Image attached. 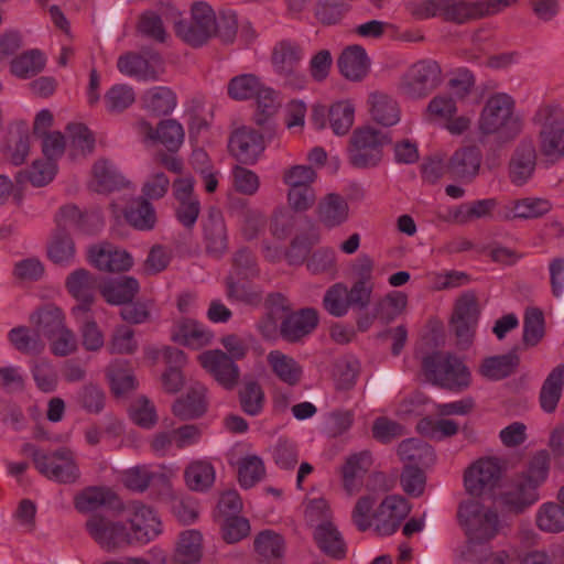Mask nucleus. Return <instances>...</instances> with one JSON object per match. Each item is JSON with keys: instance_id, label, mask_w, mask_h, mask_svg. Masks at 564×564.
Segmentation results:
<instances>
[{"instance_id": "nucleus-52", "label": "nucleus", "mask_w": 564, "mask_h": 564, "mask_svg": "<svg viewBox=\"0 0 564 564\" xmlns=\"http://www.w3.org/2000/svg\"><path fill=\"white\" fill-rule=\"evenodd\" d=\"M408 297L402 292H391L376 303V316L384 324L394 321L406 307Z\"/></svg>"}, {"instance_id": "nucleus-24", "label": "nucleus", "mask_w": 564, "mask_h": 564, "mask_svg": "<svg viewBox=\"0 0 564 564\" xmlns=\"http://www.w3.org/2000/svg\"><path fill=\"white\" fill-rule=\"evenodd\" d=\"M318 549L327 556L341 560L346 556L347 546L341 533L332 521L318 523L313 532Z\"/></svg>"}, {"instance_id": "nucleus-62", "label": "nucleus", "mask_w": 564, "mask_h": 564, "mask_svg": "<svg viewBox=\"0 0 564 564\" xmlns=\"http://www.w3.org/2000/svg\"><path fill=\"white\" fill-rule=\"evenodd\" d=\"M323 306L334 317L345 316L350 307L347 299V286L344 283L332 285L323 297Z\"/></svg>"}, {"instance_id": "nucleus-13", "label": "nucleus", "mask_w": 564, "mask_h": 564, "mask_svg": "<svg viewBox=\"0 0 564 564\" xmlns=\"http://www.w3.org/2000/svg\"><path fill=\"white\" fill-rule=\"evenodd\" d=\"M318 323L319 314L316 308L304 307L299 311H291L282 319L279 334L286 343H300L317 328Z\"/></svg>"}, {"instance_id": "nucleus-53", "label": "nucleus", "mask_w": 564, "mask_h": 564, "mask_svg": "<svg viewBox=\"0 0 564 564\" xmlns=\"http://www.w3.org/2000/svg\"><path fill=\"white\" fill-rule=\"evenodd\" d=\"M355 107L347 100L335 102L328 109V121L334 133L346 134L354 124Z\"/></svg>"}, {"instance_id": "nucleus-7", "label": "nucleus", "mask_w": 564, "mask_h": 564, "mask_svg": "<svg viewBox=\"0 0 564 564\" xmlns=\"http://www.w3.org/2000/svg\"><path fill=\"white\" fill-rule=\"evenodd\" d=\"M479 315L478 300L474 293H464L456 300L449 330L456 338L458 349L466 350L473 345Z\"/></svg>"}, {"instance_id": "nucleus-64", "label": "nucleus", "mask_w": 564, "mask_h": 564, "mask_svg": "<svg viewBox=\"0 0 564 564\" xmlns=\"http://www.w3.org/2000/svg\"><path fill=\"white\" fill-rule=\"evenodd\" d=\"M539 142L544 156L553 161L564 158V127L549 132L539 131Z\"/></svg>"}, {"instance_id": "nucleus-12", "label": "nucleus", "mask_w": 564, "mask_h": 564, "mask_svg": "<svg viewBox=\"0 0 564 564\" xmlns=\"http://www.w3.org/2000/svg\"><path fill=\"white\" fill-rule=\"evenodd\" d=\"M65 286L78 301V304L72 310L75 318H80L82 314L89 313L98 290L97 276L84 268L76 269L67 276Z\"/></svg>"}, {"instance_id": "nucleus-58", "label": "nucleus", "mask_w": 564, "mask_h": 564, "mask_svg": "<svg viewBox=\"0 0 564 564\" xmlns=\"http://www.w3.org/2000/svg\"><path fill=\"white\" fill-rule=\"evenodd\" d=\"M262 84L253 74H243L230 79L228 95L235 100H246L256 97Z\"/></svg>"}, {"instance_id": "nucleus-3", "label": "nucleus", "mask_w": 564, "mask_h": 564, "mask_svg": "<svg viewBox=\"0 0 564 564\" xmlns=\"http://www.w3.org/2000/svg\"><path fill=\"white\" fill-rule=\"evenodd\" d=\"M31 457L37 471L48 480L58 484H75L80 477V470L75 454L68 447H61L54 452L45 453L28 444Z\"/></svg>"}, {"instance_id": "nucleus-31", "label": "nucleus", "mask_w": 564, "mask_h": 564, "mask_svg": "<svg viewBox=\"0 0 564 564\" xmlns=\"http://www.w3.org/2000/svg\"><path fill=\"white\" fill-rule=\"evenodd\" d=\"M47 258L55 264L68 267L74 263L76 256L75 242L66 230L55 229L47 242Z\"/></svg>"}, {"instance_id": "nucleus-47", "label": "nucleus", "mask_w": 564, "mask_h": 564, "mask_svg": "<svg viewBox=\"0 0 564 564\" xmlns=\"http://www.w3.org/2000/svg\"><path fill=\"white\" fill-rule=\"evenodd\" d=\"M536 527L546 533L564 531V508L558 502L543 503L535 514Z\"/></svg>"}, {"instance_id": "nucleus-25", "label": "nucleus", "mask_w": 564, "mask_h": 564, "mask_svg": "<svg viewBox=\"0 0 564 564\" xmlns=\"http://www.w3.org/2000/svg\"><path fill=\"white\" fill-rule=\"evenodd\" d=\"M317 216L324 227L328 229L338 227L349 217L348 203L341 195L329 193L319 200Z\"/></svg>"}, {"instance_id": "nucleus-57", "label": "nucleus", "mask_w": 564, "mask_h": 564, "mask_svg": "<svg viewBox=\"0 0 564 564\" xmlns=\"http://www.w3.org/2000/svg\"><path fill=\"white\" fill-rule=\"evenodd\" d=\"M319 241L318 231L312 227L311 231L305 235H297L286 251V258L290 264H302L314 245Z\"/></svg>"}, {"instance_id": "nucleus-59", "label": "nucleus", "mask_w": 564, "mask_h": 564, "mask_svg": "<svg viewBox=\"0 0 564 564\" xmlns=\"http://www.w3.org/2000/svg\"><path fill=\"white\" fill-rule=\"evenodd\" d=\"M544 336V315L538 307H529L524 313L523 343L535 346Z\"/></svg>"}, {"instance_id": "nucleus-56", "label": "nucleus", "mask_w": 564, "mask_h": 564, "mask_svg": "<svg viewBox=\"0 0 564 564\" xmlns=\"http://www.w3.org/2000/svg\"><path fill=\"white\" fill-rule=\"evenodd\" d=\"M184 478L191 490L203 491L212 484V464L205 460L192 462L184 471Z\"/></svg>"}, {"instance_id": "nucleus-46", "label": "nucleus", "mask_w": 564, "mask_h": 564, "mask_svg": "<svg viewBox=\"0 0 564 564\" xmlns=\"http://www.w3.org/2000/svg\"><path fill=\"white\" fill-rule=\"evenodd\" d=\"M128 223L139 230H151L156 223L153 205L144 197L134 199L126 213Z\"/></svg>"}, {"instance_id": "nucleus-54", "label": "nucleus", "mask_w": 564, "mask_h": 564, "mask_svg": "<svg viewBox=\"0 0 564 564\" xmlns=\"http://www.w3.org/2000/svg\"><path fill=\"white\" fill-rule=\"evenodd\" d=\"M104 101L109 113H120L135 101V94L129 85L116 84L107 90Z\"/></svg>"}, {"instance_id": "nucleus-10", "label": "nucleus", "mask_w": 564, "mask_h": 564, "mask_svg": "<svg viewBox=\"0 0 564 564\" xmlns=\"http://www.w3.org/2000/svg\"><path fill=\"white\" fill-rule=\"evenodd\" d=\"M176 35L193 47H200L212 36V7L205 1H195L191 6V19H174Z\"/></svg>"}, {"instance_id": "nucleus-33", "label": "nucleus", "mask_w": 564, "mask_h": 564, "mask_svg": "<svg viewBox=\"0 0 564 564\" xmlns=\"http://www.w3.org/2000/svg\"><path fill=\"white\" fill-rule=\"evenodd\" d=\"M497 205L498 202L496 198H486L460 204L448 212L446 219L459 225H466L480 218L491 217Z\"/></svg>"}, {"instance_id": "nucleus-40", "label": "nucleus", "mask_w": 564, "mask_h": 564, "mask_svg": "<svg viewBox=\"0 0 564 564\" xmlns=\"http://www.w3.org/2000/svg\"><path fill=\"white\" fill-rule=\"evenodd\" d=\"M304 58V48L301 43L292 39L276 42L271 51V64L274 70L300 66Z\"/></svg>"}, {"instance_id": "nucleus-50", "label": "nucleus", "mask_w": 564, "mask_h": 564, "mask_svg": "<svg viewBox=\"0 0 564 564\" xmlns=\"http://www.w3.org/2000/svg\"><path fill=\"white\" fill-rule=\"evenodd\" d=\"M45 66V57L39 50H31L12 59L11 73L19 78L37 75Z\"/></svg>"}, {"instance_id": "nucleus-18", "label": "nucleus", "mask_w": 564, "mask_h": 564, "mask_svg": "<svg viewBox=\"0 0 564 564\" xmlns=\"http://www.w3.org/2000/svg\"><path fill=\"white\" fill-rule=\"evenodd\" d=\"M481 161L482 153L477 145H465L452 154L446 170L454 178L471 181L478 175Z\"/></svg>"}, {"instance_id": "nucleus-20", "label": "nucleus", "mask_w": 564, "mask_h": 564, "mask_svg": "<svg viewBox=\"0 0 564 564\" xmlns=\"http://www.w3.org/2000/svg\"><path fill=\"white\" fill-rule=\"evenodd\" d=\"M536 149L532 139H523L516 148L509 163V176L513 184H524L533 174L536 165Z\"/></svg>"}, {"instance_id": "nucleus-37", "label": "nucleus", "mask_w": 564, "mask_h": 564, "mask_svg": "<svg viewBox=\"0 0 564 564\" xmlns=\"http://www.w3.org/2000/svg\"><path fill=\"white\" fill-rule=\"evenodd\" d=\"M202 534L196 530H186L178 536L176 549L172 558L174 564H193L200 560L203 554Z\"/></svg>"}, {"instance_id": "nucleus-1", "label": "nucleus", "mask_w": 564, "mask_h": 564, "mask_svg": "<svg viewBox=\"0 0 564 564\" xmlns=\"http://www.w3.org/2000/svg\"><path fill=\"white\" fill-rule=\"evenodd\" d=\"M422 371L427 382L453 392L469 388L471 373L463 359L448 351H434L422 359Z\"/></svg>"}, {"instance_id": "nucleus-36", "label": "nucleus", "mask_w": 564, "mask_h": 564, "mask_svg": "<svg viewBox=\"0 0 564 564\" xmlns=\"http://www.w3.org/2000/svg\"><path fill=\"white\" fill-rule=\"evenodd\" d=\"M519 362V356L513 349L506 355L485 358L479 367V373L489 380H501L512 375Z\"/></svg>"}, {"instance_id": "nucleus-6", "label": "nucleus", "mask_w": 564, "mask_h": 564, "mask_svg": "<svg viewBox=\"0 0 564 564\" xmlns=\"http://www.w3.org/2000/svg\"><path fill=\"white\" fill-rule=\"evenodd\" d=\"M85 530L94 542L107 552H115L132 544L127 525L101 512H95L86 520Z\"/></svg>"}, {"instance_id": "nucleus-11", "label": "nucleus", "mask_w": 564, "mask_h": 564, "mask_svg": "<svg viewBox=\"0 0 564 564\" xmlns=\"http://www.w3.org/2000/svg\"><path fill=\"white\" fill-rule=\"evenodd\" d=\"M194 184L195 181L189 175L177 177L172 183L173 196L177 203L175 217L187 229L194 227L200 213V203L194 195Z\"/></svg>"}, {"instance_id": "nucleus-41", "label": "nucleus", "mask_w": 564, "mask_h": 564, "mask_svg": "<svg viewBox=\"0 0 564 564\" xmlns=\"http://www.w3.org/2000/svg\"><path fill=\"white\" fill-rule=\"evenodd\" d=\"M160 478L164 481V499L170 505L173 514L184 524L193 522L197 518L195 501L173 490L171 484L163 475H160Z\"/></svg>"}, {"instance_id": "nucleus-9", "label": "nucleus", "mask_w": 564, "mask_h": 564, "mask_svg": "<svg viewBox=\"0 0 564 564\" xmlns=\"http://www.w3.org/2000/svg\"><path fill=\"white\" fill-rule=\"evenodd\" d=\"M516 0H485L466 2L464 0H441V18L457 24L489 17L502 11Z\"/></svg>"}, {"instance_id": "nucleus-30", "label": "nucleus", "mask_w": 564, "mask_h": 564, "mask_svg": "<svg viewBox=\"0 0 564 564\" xmlns=\"http://www.w3.org/2000/svg\"><path fill=\"white\" fill-rule=\"evenodd\" d=\"M172 340L192 349H200L209 344L210 334L197 321L182 318L175 325Z\"/></svg>"}, {"instance_id": "nucleus-60", "label": "nucleus", "mask_w": 564, "mask_h": 564, "mask_svg": "<svg viewBox=\"0 0 564 564\" xmlns=\"http://www.w3.org/2000/svg\"><path fill=\"white\" fill-rule=\"evenodd\" d=\"M158 141L169 151H177L184 140V130L182 124L175 119L162 120L155 129Z\"/></svg>"}, {"instance_id": "nucleus-55", "label": "nucleus", "mask_w": 564, "mask_h": 564, "mask_svg": "<svg viewBox=\"0 0 564 564\" xmlns=\"http://www.w3.org/2000/svg\"><path fill=\"white\" fill-rule=\"evenodd\" d=\"M532 122L540 131L564 128V110L557 104H542L532 117Z\"/></svg>"}, {"instance_id": "nucleus-35", "label": "nucleus", "mask_w": 564, "mask_h": 564, "mask_svg": "<svg viewBox=\"0 0 564 564\" xmlns=\"http://www.w3.org/2000/svg\"><path fill=\"white\" fill-rule=\"evenodd\" d=\"M139 282L132 276H121L106 283L100 293L107 303L111 305H124L133 301L139 292Z\"/></svg>"}, {"instance_id": "nucleus-38", "label": "nucleus", "mask_w": 564, "mask_h": 564, "mask_svg": "<svg viewBox=\"0 0 564 564\" xmlns=\"http://www.w3.org/2000/svg\"><path fill=\"white\" fill-rule=\"evenodd\" d=\"M214 380L227 391L235 390L240 381L238 365L220 349H214Z\"/></svg>"}, {"instance_id": "nucleus-17", "label": "nucleus", "mask_w": 564, "mask_h": 564, "mask_svg": "<svg viewBox=\"0 0 564 564\" xmlns=\"http://www.w3.org/2000/svg\"><path fill=\"white\" fill-rule=\"evenodd\" d=\"M501 475L500 466L494 458H482L465 471V486L470 495L479 496L486 489H492Z\"/></svg>"}, {"instance_id": "nucleus-23", "label": "nucleus", "mask_w": 564, "mask_h": 564, "mask_svg": "<svg viewBox=\"0 0 564 564\" xmlns=\"http://www.w3.org/2000/svg\"><path fill=\"white\" fill-rule=\"evenodd\" d=\"M340 74L352 82L364 79L370 67V59L366 50L360 45L346 47L337 59Z\"/></svg>"}, {"instance_id": "nucleus-14", "label": "nucleus", "mask_w": 564, "mask_h": 564, "mask_svg": "<svg viewBox=\"0 0 564 564\" xmlns=\"http://www.w3.org/2000/svg\"><path fill=\"white\" fill-rule=\"evenodd\" d=\"M129 510L132 513L129 519L132 544H147L161 533V521L150 507L140 501H132Z\"/></svg>"}, {"instance_id": "nucleus-44", "label": "nucleus", "mask_w": 564, "mask_h": 564, "mask_svg": "<svg viewBox=\"0 0 564 564\" xmlns=\"http://www.w3.org/2000/svg\"><path fill=\"white\" fill-rule=\"evenodd\" d=\"M8 340L15 350L24 355H40L45 349L44 341L37 333H31L26 326H17L9 330Z\"/></svg>"}, {"instance_id": "nucleus-26", "label": "nucleus", "mask_w": 564, "mask_h": 564, "mask_svg": "<svg viewBox=\"0 0 564 564\" xmlns=\"http://www.w3.org/2000/svg\"><path fill=\"white\" fill-rule=\"evenodd\" d=\"M207 389L198 383L192 386L187 393L175 400L172 412L181 420H192L207 411Z\"/></svg>"}, {"instance_id": "nucleus-16", "label": "nucleus", "mask_w": 564, "mask_h": 564, "mask_svg": "<svg viewBox=\"0 0 564 564\" xmlns=\"http://www.w3.org/2000/svg\"><path fill=\"white\" fill-rule=\"evenodd\" d=\"M264 148L262 134L247 127L235 130L228 141L229 152L243 164H253Z\"/></svg>"}, {"instance_id": "nucleus-22", "label": "nucleus", "mask_w": 564, "mask_h": 564, "mask_svg": "<svg viewBox=\"0 0 564 564\" xmlns=\"http://www.w3.org/2000/svg\"><path fill=\"white\" fill-rule=\"evenodd\" d=\"M74 506L82 513L94 512L102 506L113 510H123V506L117 495L106 487H88L76 495Z\"/></svg>"}, {"instance_id": "nucleus-51", "label": "nucleus", "mask_w": 564, "mask_h": 564, "mask_svg": "<svg viewBox=\"0 0 564 564\" xmlns=\"http://www.w3.org/2000/svg\"><path fill=\"white\" fill-rule=\"evenodd\" d=\"M551 210V203L542 198H523L514 202L512 210L503 215V219L539 218Z\"/></svg>"}, {"instance_id": "nucleus-48", "label": "nucleus", "mask_w": 564, "mask_h": 564, "mask_svg": "<svg viewBox=\"0 0 564 564\" xmlns=\"http://www.w3.org/2000/svg\"><path fill=\"white\" fill-rule=\"evenodd\" d=\"M350 6L343 0H317L314 6V17L322 25L339 24L347 13Z\"/></svg>"}, {"instance_id": "nucleus-21", "label": "nucleus", "mask_w": 564, "mask_h": 564, "mask_svg": "<svg viewBox=\"0 0 564 564\" xmlns=\"http://www.w3.org/2000/svg\"><path fill=\"white\" fill-rule=\"evenodd\" d=\"M152 62H161V56L158 53L150 54L147 58L141 54L128 52L119 56L117 61L118 70L128 77H133L139 80H155L158 73L151 64Z\"/></svg>"}, {"instance_id": "nucleus-19", "label": "nucleus", "mask_w": 564, "mask_h": 564, "mask_svg": "<svg viewBox=\"0 0 564 564\" xmlns=\"http://www.w3.org/2000/svg\"><path fill=\"white\" fill-rule=\"evenodd\" d=\"M538 489L530 479L518 475L510 489L502 494L501 502L509 512L521 514L539 500Z\"/></svg>"}, {"instance_id": "nucleus-49", "label": "nucleus", "mask_w": 564, "mask_h": 564, "mask_svg": "<svg viewBox=\"0 0 564 564\" xmlns=\"http://www.w3.org/2000/svg\"><path fill=\"white\" fill-rule=\"evenodd\" d=\"M142 100L144 107L158 116L172 112L176 106V96L167 87H154L147 90Z\"/></svg>"}, {"instance_id": "nucleus-61", "label": "nucleus", "mask_w": 564, "mask_h": 564, "mask_svg": "<svg viewBox=\"0 0 564 564\" xmlns=\"http://www.w3.org/2000/svg\"><path fill=\"white\" fill-rule=\"evenodd\" d=\"M265 475V467L262 459L256 455L241 459L238 468V480L241 487L251 488Z\"/></svg>"}, {"instance_id": "nucleus-29", "label": "nucleus", "mask_w": 564, "mask_h": 564, "mask_svg": "<svg viewBox=\"0 0 564 564\" xmlns=\"http://www.w3.org/2000/svg\"><path fill=\"white\" fill-rule=\"evenodd\" d=\"M370 116L379 124L390 127L399 122L400 108L395 99L382 91H373L368 96Z\"/></svg>"}, {"instance_id": "nucleus-5", "label": "nucleus", "mask_w": 564, "mask_h": 564, "mask_svg": "<svg viewBox=\"0 0 564 564\" xmlns=\"http://www.w3.org/2000/svg\"><path fill=\"white\" fill-rule=\"evenodd\" d=\"M457 519L468 541L482 544L491 541L499 532V516L476 501L463 502L458 507Z\"/></svg>"}, {"instance_id": "nucleus-34", "label": "nucleus", "mask_w": 564, "mask_h": 564, "mask_svg": "<svg viewBox=\"0 0 564 564\" xmlns=\"http://www.w3.org/2000/svg\"><path fill=\"white\" fill-rule=\"evenodd\" d=\"M397 454L402 462L424 467L433 465L436 459L434 448L420 438L403 440L398 445Z\"/></svg>"}, {"instance_id": "nucleus-28", "label": "nucleus", "mask_w": 564, "mask_h": 564, "mask_svg": "<svg viewBox=\"0 0 564 564\" xmlns=\"http://www.w3.org/2000/svg\"><path fill=\"white\" fill-rule=\"evenodd\" d=\"M126 185V178L108 160H98L93 166V180L89 183L91 191L110 193Z\"/></svg>"}, {"instance_id": "nucleus-39", "label": "nucleus", "mask_w": 564, "mask_h": 564, "mask_svg": "<svg viewBox=\"0 0 564 564\" xmlns=\"http://www.w3.org/2000/svg\"><path fill=\"white\" fill-rule=\"evenodd\" d=\"M268 362L273 373L284 383L296 386L303 376L302 366L292 357L273 350L268 355Z\"/></svg>"}, {"instance_id": "nucleus-2", "label": "nucleus", "mask_w": 564, "mask_h": 564, "mask_svg": "<svg viewBox=\"0 0 564 564\" xmlns=\"http://www.w3.org/2000/svg\"><path fill=\"white\" fill-rule=\"evenodd\" d=\"M391 142L388 133L371 126L356 128L347 142V159L355 169H372L383 159V148Z\"/></svg>"}, {"instance_id": "nucleus-27", "label": "nucleus", "mask_w": 564, "mask_h": 564, "mask_svg": "<svg viewBox=\"0 0 564 564\" xmlns=\"http://www.w3.org/2000/svg\"><path fill=\"white\" fill-rule=\"evenodd\" d=\"M253 550L259 563L272 564L283 558L285 542L275 531L263 530L254 536Z\"/></svg>"}, {"instance_id": "nucleus-63", "label": "nucleus", "mask_w": 564, "mask_h": 564, "mask_svg": "<svg viewBox=\"0 0 564 564\" xmlns=\"http://www.w3.org/2000/svg\"><path fill=\"white\" fill-rule=\"evenodd\" d=\"M371 434L379 443L390 444L394 440L406 435V429L387 416H378L372 423Z\"/></svg>"}, {"instance_id": "nucleus-32", "label": "nucleus", "mask_w": 564, "mask_h": 564, "mask_svg": "<svg viewBox=\"0 0 564 564\" xmlns=\"http://www.w3.org/2000/svg\"><path fill=\"white\" fill-rule=\"evenodd\" d=\"M30 322L40 338L44 336L48 339L65 326V316L61 308L47 304L33 312L30 315Z\"/></svg>"}, {"instance_id": "nucleus-8", "label": "nucleus", "mask_w": 564, "mask_h": 564, "mask_svg": "<svg viewBox=\"0 0 564 564\" xmlns=\"http://www.w3.org/2000/svg\"><path fill=\"white\" fill-rule=\"evenodd\" d=\"M442 82V68L437 62L422 59L413 64L401 77L399 89L409 98L426 97Z\"/></svg>"}, {"instance_id": "nucleus-42", "label": "nucleus", "mask_w": 564, "mask_h": 564, "mask_svg": "<svg viewBox=\"0 0 564 564\" xmlns=\"http://www.w3.org/2000/svg\"><path fill=\"white\" fill-rule=\"evenodd\" d=\"M563 384L564 365H558L549 373L541 388L540 404L545 412L555 411L562 395Z\"/></svg>"}, {"instance_id": "nucleus-15", "label": "nucleus", "mask_w": 564, "mask_h": 564, "mask_svg": "<svg viewBox=\"0 0 564 564\" xmlns=\"http://www.w3.org/2000/svg\"><path fill=\"white\" fill-rule=\"evenodd\" d=\"M87 259L95 268L105 272L127 271L133 264L130 253L109 242L90 246L87 249Z\"/></svg>"}, {"instance_id": "nucleus-45", "label": "nucleus", "mask_w": 564, "mask_h": 564, "mask_svg": "<svg viewBox=\"0 0 564 564\" xmlns=\"http://www.w3.org/2000/svg\"><path fill=\"white\" fill-rule=\"evenodd\" d=\"M111 391L116 395L124 394L135 388L137 381L127 360H115L107 368Z\"/></svg>"}, {"instance_id": "nucleus-43", "label": "nucleus", "mask_w": 564, "mask_h": 564, "mask_svg": "<svg viewBox=\"0 0 564 564\" xmlns=\"http://www.w3.org/2000/svg\"><path fill=\"white\" fill-rule=\"evenodd\" d=\"M238 399L241 410L250 415H259L264 406V391L261 384L253 378H245L238 391Z\"/></svg>"}, {"instance_id": "nucleus-4", "label": "nucleus", "mask_w": 564, "mask_h": 564, "mask_svg": "<svg viewBox=\"0 0 564 564\" xmlns=\"http://www.w3.org/2000/svg\"><path fill=\"white\" fill-rule=\"evenodd\" d=\"M513 99L507 94L491 96L481 111L479 130L484 134L500 133L512 139L520 132V123L513 117Z\"/></svg>"}]
</instances>
